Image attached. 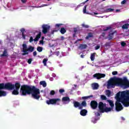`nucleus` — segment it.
Returning <instances> with one entry per match:
<instances>
[{"instance_id": "obj_1", "label": "nucleus", "mask_w": 129, "mask_h": 129, "mask_svg": "<svg viewBox=\"0 0 129 129\" xmlns=\"http://www.w3.org/2000/svg\"><path fill=\"white\" fill-rule=\"evenodd\" d=\"M20 93L22 96H27V95H31V94L32 98L37 100H39L41 97L40 95V89L36 88L34 86H32L28 85L21 86Z\"/></svg>"}, {"instance_id": "obj_2", "label": "nucleus", "mask_w": 129, "mask_h": 129, "mask_svg": "<svg viewBox=\"0 0 129 129\" xmlns=\"http://www.w3.org/2000/svg\"><path fill=\"white\" fill-rule=\"evenodd\" d=\"M124 85L126 88L129 87V82L124 84V80L121 78H111L108 81L107 88L109 87H112V88H114L115 86H123Z\"/></svg>"}, {"instance_id": "obj_3", "label": "nucleus", "mask_w": 129, "mask_h": 129, "mask_svg": "<svg viewBox=\"0 0 129 129\" xmlns=\"http://www.w3.org/2000/svg\"><path fill=\"white\" fill-rule=\"evenodd\" d=\"M127 95L126 91H122L121 92H119L116 94V101H121V103L123 104V105L124 106L125 104V100H126V97Z\"/></svg>"}, {"instance_id": "obj_4", "label": "nucleus", "mask_w": 129, "mask_h": 129, "mask_svg": "<svg viewBox=\"0 0 129 129\" xmlns=\"http://www.w3.org/2000/svg\"><path fill=\"white\" fill-rule=\"evenodd\" d=\"M6 90H14L15 89V85L12 83H1L0 84V91Z\"/></svg>"}, {"instance_id": "obj_5", "label": "nucleus", "mask_w": 129, "mask_h": 129, "mask_svg": "<svg viewBox=\"0 0 129 129\" xmlns=\"http://www.w3.org/2000/svg\"><path fill=\"white\" fill-rule=\"evenodd\" d=\"M23 47V53H22L23 56H25V55H28L29 54V52H28V51H29L30 52H33L34 51V47L32 46H30L29 48L27 47V44L24 43L22 45Z\"/></svg>"}, {"instance_id": "obj_6", "label": "nucleus", "mask_w": 129, "mask_h": 129, "mask_svg": "<svg viewBox=\"0 0 129 129\" xmlns=\"http://www.w3.org/2000/svg\"><path fill=\"white\" fill-rule=\"evenodd\" d=\"M61 99L59 98H53V99H50L49 100L46 101L47 104L50 105V104H56L57 103V105H59V103L60 102Z\"/></svg>"}, {"instance_id": "obj_7", "label": "nucleus", "mask_w": 129, "mask_h": 129, "mask_svg": "<svg viewBox=\"0 0 129 129\" xmlns=\"http://www.w3.org/2000/svg\"><path fill=\"white\" fill-rule=\"evenodd\" d=\"M50 28L51 27L50 26V25H48L47 24H43L42 26V33L44 35H46V34H47V33H48L49 31H50Z\"/></svg>"}, {"instance_id": "obj_8", "label": "nucleus", "mask_w": 129, "mask_h": 129, "mask_svg": "<svg viewBox=\"0 0 129 129\" xmlns=\"http://www.w3.org/2000/svg\"><path fill=\"white\" fill-rule=\"evenodd\" d=\"M121 101H116L115 103V110L116 111H120V110H122V109H123V107H122V105H121Z\"/></svg>"}, {"instance_id": "obj_9", "label": "nucleus", "mask_w": 129, "mask_h": 129, "mask_svg": "<svg viewBox=\"0 0 129 129\" xmlns=\"http://www.w3.org/2000/svg\"><path fill=\"white\" fill-rule=\"evenodd\" d=\"M98 105L99 112L103 113V110L105 108L104 107H106V104L103 103L102 102H99Z\"/></svg>"}, {"instance_id": "obj_10", "label": "nucleus", "mask_w": 129, "mask_h": 129, "mask_svg": "<svg viewBox=\"0 0 129 129\" xmlns=\"http://www.w3.org/2000/svg\"><path fill=\"white\" fill-rule=\"evenodd\" d=\"M104 77H105V74H104L96 73L93 75V78L98 80L104 78Z\"/></svg>"}, {"instance_id": "obj_11", "label": "nucleus", "mask_w": 129, "mask_h": 129, "mask_svg": "<svg viewBox=\"0 0 129 129\" xmlns=\"http://www.w3.org/2000/svg\"><path fill=\"white\" fill-rule=\"evenodd\" d=\"M90 105L92 109H96L97 106H98V103L96 101L93 100L91 101Z\"/></svg>"}, {"instance_id": "obj_12", "label": "nucleus", "mask_w": 129, "mask_h": 129, "mask_svg": "<svg viewBox=\"0 0 129 129\" xmlns=\"http://www.w3.org/2000/svg\"><path fill=\"white\" fill-rule=\"evenodd\" d=\"M126 93H127V96L126 95V98H125L126 100L125 101L124 106L125 107H128L129 106V91H126Z\"/></svg>"}, {"instance_id": "obj_13", "label": "nucleus", "mask_w": 129, "mask_h": 129, "mask_svg": "<svg viewBox=\"0 0 129 129\" xmlns=\"http://www.w3.org/2000/svg\"><path fill=\"white\" fill-rule=\"evenodd\" d=\"M61 101L62 102L65 103V104H67L68 103H69V102H70L71 101L70 98H69V97L68 96L62 97Z\"/></svg>"}, {"instance_id": "obj_14", "label": "nucleus", "mask_w": 129, "mask_h": 129, "mask_svg": "<svg viewBox=\"0 0 129 129\" xmlns=\"http://www.w3.org/2000/svg\"><path fill=\"white\" fill-rule=\"evenodd\" d=\"M62 26V24H55V28L56 29H57V30H53L51 31V34H53L55 32H58L60 30V27Z\"/></svg>"}, {"instance_id": "obj_15", "label": "nucleus", "mask_w": 129, "mask_h": 129, "mask_svg": "<svg viewBox=\"0 0 129 129\" xmlns=\"http://www.w3.org/2000/svg\"><path fill=\"white\" fill-rule=\"evenodd\" d=\"M73 104L75 108H77V107H79V109H80L81 104L80 103H79V102L74 101L73 102Z\"/></svg>"}, {"instance_id": "obj_16", "label": "nucleus", "mask_w": 129, "mask_h": 129, "mask_svg": "<svg viewBox=\"0 0 129 129\" xmlns=\"http://www.w3.org/2000/svg\"><path fill=\"white\" fill-rule=\"evenodd\" d=\"M41 35H42V32L40 31L34 39V42H38V41H39V39L41 38Z\"/></svg>"}, {"instance_id": "obj_17", "label": "nucleus", "mask_w": 129, "mask_h": 129, "mask_svg": "<svg viewBox=\"0 0 129 129\" xmlns=\"http://www.w3.org/2000/svg\"><path fill=\"white\" fill-rule=\"evenodd\" d=\"M92 87L94 90H96V89H98V87H99V85L98 83H95L92 84Z\"/></svg>"}, {"instance_id": "obj_18", "label": "nucleus", "mask_w": 129, "mask_h": 129, "mask_svg": "<svg viewBox=\"0 0 129 129\" xmlns=\"http://www.w3.org/2000/svg\"><path fill=\"white\" fill-rule=\"evenodd\" d=\"M87 113V110H86L85 109H82L80 111V114L82 116H85V115H86Z\"/></svg>"}, {"instance_id": "obj_19", "label": "nucleus", "mask_w": 129, "mask_h": 129, "mask_svg": "<svg viewBox=\"0 0 129 129\" xmlns=\"http://www.w3.org/2000/svg\"><path fill=\"white\" fill-rule=\"evenodd\" d=\"M17 90H20V88H21V84L20 83H16L14 85V89Z\"/></svg>"}, {"instance_id": "obj_20", "label": "nucleus", "mask_w": 129, "mask_h": 129, "mask_svg": "<svg viewBox=\"0 0 129 129\" xmlns=\"http://www.w3.org/2000/svg\"><path fill=\"white\" fill-rule=\"evenodd\" d=\"M87 106V103H86V101H83L81 104V106L80 107V109H82L83 107H86Z\"/></svg>"}, {"instance_id": "obj_21", "label": "nucleus", "mask_w": 129, "mask_h": 129, "mask_svg": "<svg viewBox=\"0 0 129 129\" xmlns=\"http://www.w3.org/2000/svg\"><path fill=\"white\" fill-rule=\"evenodd\" d=\"M20 32H21V33H22L23 39H24V40H26V35L25 34H24V33H26V30L25 29V28H22L20 30Z\"/></svg>"}, {"instance_id": "obj_22", "label": "nucleus", "mask_w": 129, "mask_h": 129, "mask_svg": "<svg viewBox=\"0 0 129 129\" xmlns=\"http://www.w3.org/2000/svg\"><path fill=\"white\" fill-rule=\"evenodd\" d=\"M113 109L111 108V107H105L103 110V113L104 112H109V111H111Z\"/></svg>"}, {"instance_id": "obj_23", "label": "nucleus", "mask_w": 129, "mask_h": 129, "mask_svg": "<svg viewBox=\"0 0 129 129\" xmlns=\"http://www.w3.org/2000/svg\"><path fill=\"white\" fill-rule=\"evenodd\" d=\"M87 48V45L86 44H80L79 46V48L82 49V50H83L84 49H86Z\"/></svg>"}, {"instance_id": "obj_24", "label": "nucleus", "mask_w": 129, "mask_h": 129, "mask_svg": "<svg viewBox=\"0 0 129 129\" xmlns=\"http://www.w3.org/2000/svg\"><path fill=\"white\" fill-rule=\"evenodd\" d=\"M129 24L126 23L122 26V30H127L128 29Z\"/></svg>"}, {"instance_id": "obj_25", "label": "nucleus", "mask_w": 129, "mask_h": 129, "mask_svg": "<svg viewBox=\"0 0 129 129\" xmlns=\"http://www.w3.org/2000/svg\"><path fill=\"white\" fill-rule=\"evenodd\" d=\"M107 102L109 103L111 108L113 109V107H114V104H113V102L111 100H107Z\"/></svg>"}, {"instance_id": "obj_26", "label": "nucleus", "mask_w": 129, "mask_h": 129, "mask_svg": "<svg viewBox=\"0 0 129 129\" xmlns=\"http://www.w3.org/2000/svg\"><path fill=\"white\" fill-rule=\"evenodd\" d=\"M59 31L62 35H64L66 33V29L63 27L61 28L60 29H59Z\"/></svg>"}, {"instance_id": "obj_27", "label": "nucleus", "mask_w": 129, "mask_h": 129, "mask_svg": "<svg viewBox=\"0 0 129 129\" xmlns=\"http://www.w3.org/2000/svg\"><path fill=\"white\" fill-rule=\"evenodd\" d=\"M19 90L14 89V90L12 91L13 95H19Z\"/></svg>"}, {"instance_id": "obj_28", "label": "nucleus", "mask_w": 129, "mask_h": 129, "mask_svg": "<svg viewBox=\"0 0 129 129\" xmlns=\"http://www.w3.org/2000/svg\"><path fill=\"white\" fill-rule=\"evenodd\" d=\"M96 54V53L94 52L93 53H92L91 54V61H94V59H95V55Z\"/></svg>"}, {"instance_id": "obj_29", "label": "nucleus", "mask_w": 129, "mask_h": 129, "mask_svg": "<svg viewBox=\"0 0 129 129\" xmlns=\"http://www.w3.org/2000/svg\"><path fill=\"white\" fill-rule=\"evenodd\" d=\"M7 95V93L5 91H0V97L2 96H6Z\"/></svg>"}, {"instance_id": "obj_30", "label": "nucleus", "mask_w": 129, "mask_h": 129, "mask_svg": "<svg viewBox=\"0 0 129 129\" xmlns=\"http://www.w3.org/2000/svg\"><path fill=\"white\" fill-rule=\"evenodd\" d=\"M40 85H42L43 87H46V86H47V83H46L45 81H41Z\"/></svg>"}, {"instance_id": "obj_31", "label": "nucleus", "mask_w": 129, "mask_h": 129, "mask_svg": "<svg viewBox=\"0 0 129 129\" xmlns=\"http://www.w3.org/2000/svg\"><path fill=\"white\" fill-rule=\"evenodd\" d=\"M114 11V9L109 8V9H106L104 11V12H105V13H110L111 12H113Z\"/></svg>"}, {"instance_id": "obj_32", "label": "nucleus", "mask_w": 129, "mask_h": 129, "mask_svg": "<svg viewBox=\"0 0 129 129\" xmlns=\"http://www.w3.org/2000/svg\"><path fill=\"white\" fill-rule=\"evenodd\" d=\"M113 35H114V32H113L112 33H110L108 35V40H112V38H113Z\"/></svg>"}, {"instance_id": "obj_33", "label": "nucleus", "mask_w": 129, "mask_h": 129, "mask_svg": "<svg viewBox=\"0 0 129 129\" xmlns=\"http://www.w3.org/2000/svg\"><path fill=\"white\" fill-rule=\"evenodd\" d=\"M2 57H7L8 56V51L6 50V49H5L3 54L1 55Z\"/></svg>"}, {"instance_id": "obj_34", "label": "nucleus", "mask_w": 129, "mask_h": 129, "mask_svg": "<svg viewBox=\"0 0 129 129\" xmlns=\"http://www.w3.org/2000/svg\"><path fill=\"white\" fill-rule=\"evenodd\" d=\"M92 37H93V34H92V33H89L88 34V36H87L86 37V40H88V39H89V38H92Z\"/></svg>"}, {"instance_id": "obj_35", "label": "nucleus", "mask_w": 129, "mask_h": 129, "mask_svg": "<svg viewBox=\"0 0 129 129\" xmlns=\"http://www.w3.org/2000/svg\"><path fill=\"white\" fill-rule=\"evenodd\" d=\"M106 95L109 97V96H110L111 94V92H110V90H107L106 91Z\"/></svg>"}, {"instance_id": "obj_36", "label": "nucleus", "mask_w": 129, "mask_h": 129, "mask_svg": "<svg viewBox=\"0 0 129 129\" xmlns=\"http://www.w3.org/2000/svg\"><path fill=\"white\" fill-rule=\"evenodd\" d=\"M48 61V58H44L43 60V63L44 66H47V61Z\"/></svg>"}, {"instance_id": "obj_37", "label": "nucleus", "mask_w": 129, "mask_h": 129, "mask_svg": "<svg viewBox=\"0 0 129 129\" xmlns=\"http://www.w3.org/2000/svg\"><path fill=\"white\" fill-rule=\"evenodd\" d=\"M37 51H38V52H42V51H43V47L40 46L37 47Z\"/></svg>"}, {"instance_id": "obj_38", "label": "nucleus", "mask_w": 129, "mask_h": 129, "mask_svg": "<svg viewBox=\"0 0 129 129\" xmlns=\"http://www.w3.org/2000/svg\"><path fill=\"white\" fill-rule=\"evenodd\" d=\"M90 97H93V96L90 95L89 96H85V97H83L82 98L83 99H88V98H90Z\"/></svg>"}, {"instance_id": "obj_39", "label": "nucleus", "mask_w": 129, "mask_h": 129, "mask_svg": "<svg viewBox=\"0 0 129 129\" xmlns=\"http://www.w3.org/2000/svg\"><path fill=\"white\" fill-rule=\"evenodd\" d=\"M111 27H107L106 29H103V31H104V32H106V31H108V30H111Z\"/></svg>"}, {"instance_id": "obj_40", "label": "nucleus", "mask_w": 129, "mask_h": 129, "mask_svg": "<svg viewBox=\"0 0 129 129\" xmlns=\"http://www.w3.org/2000/svg\"><path fill=\"white\" fill-rule=\"evenodd\" d=\"M101 98L102 100H106L107 99L106 96L103 95H101Z\"/></svg>"}, {"instance_id": "obj_41", "label": "nucleus", "mask_w": 129, "mask_h": 129, "mask_svg": "<svg viewBox=\"0 0 129 129\" xmlns=\"http://www.w3.org/2000/svg\"><path fill=\"white\" fill-rule=\"evenodd\" d=\"M88 1H89V0H87L85 2H84V3H81L80 5L78 6V7H82V6H84L85 4H86V3H87V2H88Z\"/></svg>"}, {"instance_id": "obj_42", "label": "nucleus", "mask_w": 129, "mask_h": 129, "mask_svg": "<svg viewBox=\"0 0 129 129\" xmlns=\"http://www.w3.org/2000/svg\"><path fill=\"white\" fill-rule=\"evenodd\" d=\"M82 27L83 28H85V29H88V28H89V25H85L84 24H83L82 25Z\"/></svg>"}, {"instance_id": "obj_43", "label": "nucleus", "mask_w": 129, "mask_h": 129, "mask_svg": "<svg viewBox=\"0 0 129 129\" xmlns=\"http://www.w3.org/2000/svg\"><path fill=\"white\" fill-rule=\"evenodd\" d=\"M59 92L60 94H62V93H64V92H65V90L63 89H60L59 90Z\"/></svg>"}, {"instance_id": "obj_44", "label": "nucleus", "mask_w": 129, "mask_h": 129, "mask_svg": "<svg viewBox=\"0 0 129 129\" xmlns=\"http://www.w3.org/2000/svg\"><path fill=\"white\" fill-rule=\"evenodd\" d=\"M87 7V6H85L83 9V14H87V13L86 12V7Z\"/></svg>"}, {"instance_id": "obj_45", "label": "nucleus", "mask_w": 129, "mask_h": 129, "mask_svg": "<svg viewBox=\"0 0 129 129\" xmlns=\"http://www.w3.org/2000/svg\"><path fill=\"white\" fill-rule=\"evenodd\" d=\"M127 1H128V0H123V1H122L121 2V5H125V4H126V2H127Z\"/></svg>"}, {"instance_id": "obj_46", "label": "nucleus", "mask_w": 129, "mask_h": 129, "mask_svg": "<svg viewBox=\"0 0 129 129\" xmlns=\"http://www.w3.org/2000/svg\"><path fill=\"white\" fill-rule=\"evenodd\" d=\"M126 45V43H125L123 41L121 42V46L122 47H124V46H125Z\"/></svg>"}, {"instance_id": "obj_47", "label": "nucleus", "mask_w": 129, "mask_h": 129, "mask_svg": "<svg viewBox=\"0 0 129 129\" xmlns=\"http://www.w3.org/2000/svg\"><path fill=\"white\" fill-rule=\"evenodd\" d=\"M32 61H33V59L29 58L27 61V63H28V64H31V63H32Z\"/></svg>"}, {"instance_id": "obj_48", "label": "nucleus", "mask_w": 129, "mask_h": 129, "mask_svg": "<svg viewBox=\"0 0 129 129\" xmlns=\"http://www.w3.org/2000/svg\"><path fill=\"white\" fill-rule=\"evenodd\" d=\"M34 41V39L33 38L32 36H31L29 39V42L30 43H32Z\"/></svg>"}, {"instance_id": "obj_49", "label": "nucleus", "mask_w": 129, "mask_h": 129, "mask_svg": "<svg viewBox=\"0 0 129 129\" xmlns=\"http://www.w3.org/2000/svg\"><path fill=\"white\" fill-rule=\"evenodd\" d=\"M50 94L51 95H54V94H55V91H54V90H51V91H50Z\"/></svg>"}, {"instance_id": "obj_50", "label": "nucleus", "mask_w": 129, "mask_h": 129, "mask_svg": "<svg viewBox=\"0 0 129 129\" xmlns=\"http://www.w3.org/2000/svg\"><path fill=\"white\" fill-rule=\"evenodd\" d=\"M100 48V45H98L95 47V50H98Z\"/></svg>"}, {"instance_id": "obj_51", "label": "nucleus", "mask_w": 129, "mask_h": 129, "mask_svg": "<svg viewBox=\"0 0 129 129\" xmlns=\"http://www.w3.org/2000/svg\"><path fill=\"white\" fill-rule=\"evenodd\" d=\"M96 121H97V119L94 118L93 120H92V122H93V123H96Z\"/></svg>"}, {"instance_id": "obj_52", "label": "nucleus", "mask_w": 129, "mask_h": 129, "mask_svg": "<svg viewBox=\"0 0 129 129\" xmlns=\"http://www.w3.org/2000/svg\"><path fill=\"white\" fill-rule=\"evenodd\" d=\"M105 46L106 47H109L110 46V43H109V42L106 43L105 44Z\"/></svg>"}, {"instance_id": "obj_53", "label": "nucleus", "mask_w": 129, "mask_h": 129, "mask_svg": "<svg viewBox=\"0 0 129 129\" xmlns=\"http://www.w3.org/2000/svg\"><path fill=\"white\" fill-rule=\"evenodd\" d=\"M55 55H56V56H59V54H60V52L57 51H55L54 52Z\"/></svg>"}, {"instance_id": "obj_54", "label": "nucleus", "mask_w": 129, "mask_h": 129, "mask_svg": "<svg viewBox=\"0 0 129 129\" xmlns=\"http://www.w3.org/2000/svg\"><path fill=\"white\" fill-rule=\"evenodd\" d=\"M112 75H117V71H114L112 73Z\"/></svg>"}, {"instance_id": "obj_55", "label": "nucleus", "mask_w": 129, "mask_h": 129, "mask_svg": "<svg viewBox=\"0 0 129 129\" xmlns=\"http://www.w3.org/2000/svg\"><path fill=\"white\" fill-rule=\"evenodd\" d=\"M28 0H21L22 3V4H26V3H27V1Z\"/></svg>"}, {"instance_id": "obj_56", "label": "nucleus", "mask_w": 129, "mask_h": 129, "mask_svg": "<svg viewBox=\"0 0 129 129\" xmlns=\"http://www.w3.org/2000/svg\"><path fill=\"white\" fill-rule=\"evenodd\" d=\"M106 34V33L105 32H102V35H101L102 37H104L105 36V34Z\"/></svg>"}, {"instance_id": "obj_57", "label": "nucleus", "mask_w": 129, "mask_h": 129, "mask_svg": "<svg viewBox=\"0 0 129 129\" xmlns=\"http://www.w3.org/2000/svg\"><path fill=\"white\" fill-rule=\"evenodd\" d=\"M33 56H34V57L37 56V51L33 52Z\"/></svg>"}, {"instance_id": "obj_58", "label": "nucleus", "mask_w": 129, "mask_h": 129, "mask_svg": "<svg viewBox=\"0 0 129 129\" xmlns=\"http://www.w3.org/2000/svg\"><path fill=\"white\" fill-rule=\"evenodd\" d=\"M39 43L41 44V45H43V44H44V40H40Z\"/></svg>"}, {"instance_id": "obj_59", "label": "nucleus", "mask_w": 129, "mask_h": 129, "mask_svg": "<svg viewBox=\"0 0 129 129\" xmlns=\"http://www.w3.org/2000/svg\"><path fill=\"white\" fill-rule=\"evenodd\" d=\"M74 32H75V33H77V29H76V28H74Z\"/></svg>"}, {"instance_id": "obj_60", "label": "nucleus", "mask_w": 129, "mask_h": 129, "mask_svg": "<svg viewBox=\"0 0 129 129\" xmlns=\"http://www.w3.org/2000/svg\"><path fill=\"white\" fill-rule=\"evenodd\" d=\"M44 39H45V37L44 36H42L41 38V40L44 41Z\"/></svg>"}, {"instance_id": "obj_61", "label": "nucleus", "mask_w": 129, "mask_h": 129, "mask_svg": "<svg viewBox=\"0 0 129 129\" xmlns=\"http://www.w3.org/2000/svg\"><path fill=\"white\" fill-rule=\"evenodd\" d=\"M47 6H48V5L45 4V5H42L41 7H47Z\"/></svg>"}, {"instance_id": "obj_62", "label": "nucleus", "mask_w": 129, "mask_h": 129, "mask_svg": "<svg viewBox=\"0 0 129 129\" xmlns=\"http://www.w3.org/2000/svg\"><path fill=\"white\" fill-rule=\"evenodd\" d=\"M81 58H84V55L81 54Z\"/></svg>"}, {"instance_id": "obj_63", "label": "nucleus", "mask_w": 129, "mask_h": 129, "mask_svg": "<svg viewBox=\"0 0 129 129\" xmlns=\"http://www.w3.org/2000/svg\"><path fill=\"white\" fill-rule=\"evenodd\" d=\"M121 118L122 120H125V119L123 117H121Z\"/></svg>"}, {"instance_id": "obj_64", "label": "nucleus", "mask_w": 129, "mask_h": 129, "mask_svg": "<svg viewBox=\"0 0 129 129\" xmlns=\"http://www.w3.org/2000/svg\"><path fill=\"white\" fill-rule=\"evenodd\" d=\"M61 40H64V38L63 36H61Z\"/></svg>"}]
</instances>
